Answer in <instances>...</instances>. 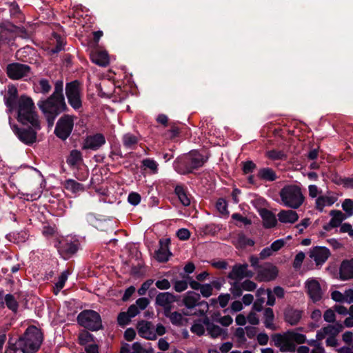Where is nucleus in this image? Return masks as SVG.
I'll use <instances>...</instances> for the list:
<instances>
[{"instance_id": "12", "label": "nucleus", "mask_w": 353, "mask_h": 353, "mask_svg": "<svg viewBox=\"0 0 353 353\" xmlns=\"http://www.w3.org/2000/svg\"><path fill=\"white\" fill-rule=\"evenodd\" d=\"M278 269L271 263H265L257 270V279L260 281H270L276 279Z\"/></svg>"}, {"instance_id": "13", "label": "nucleus", "mask_w": 353, "mask_h": 353, "mask_svg": "<svg viewBox=\"0 0 353 353\" xmlns=\"http://www.w3.org/2000/svg\"><path fill=\"white\" fill-rule=\"evenodd\" d=\"M330 256L329 249L324 246L314 247L309 252L310 258L314 261L316 265H321L325 263Z\"/></svg>"}, {"instance_id": "62", "label": "nucleus", "mask_w": 353, "mask_h": 353, "mask_svg": "<svg viewBox=\"0 0 353 353\" xmlns=\"http://www.w3.org/2000/svg\"><path fill=\"white\" fill-rule=\"evenodd\" d=\"M230 299V295L229 294H221L218 297V301L221 307H225Z\"/></svg>"}, {"instance_id": "39", "label": "nucleus", "mask_w": 353, "mask_h": 353, "mask_svg": "<svg viewBox=\"0 0 353 353\" xmlns=\"http://www.w3.org/2000/svg\"><path fill=\"white\" fill-rule=\"evenodd\" d=\"M328 336H336L343 329V325L336 323L324 327Z\"/></svg>"}, {"instance_id": "43", "label": "nucleus", "mask_w": 353, "mask_h": 353, "mask_svg": "<svg viewBox=\"0 0 353 353\" xmlns=\"http://www.w3.org/2000/svg\"><path fill=\"white\" fill-rule=\"evenodd\" d=\"M142 165L150 169L153 173H157L158 171V163L152 159H145L142 161Z\"/></svg>"}, {"instance_id": "7", "label": "nucleus", "mask_w": 353, "mask_h": 353, "mask_svg": "<svg viewBox=\"0 0 353 353\" xmlns=\"http://www.w3.org/2000/svg\"><path fill=\"white\" fill-rule=\"evenodd\" d=\"M65 94L69 104L74 110L82 106V89L78 81L68 83L65 85Z\"/></svg>"}, {"instance_id": "52", "label": "nucleus", "mask_w": 353, "mask_h": 353, "mask_svg": "<svg viewBox=\"0 0 353 353\" xmlns=\"http://www.w3.org/2000/svg\"><path fill=\"white\" fill-rule=\"evenodd\" d=\"M245 328H236L234 336L239 343H245L246 341Z\"/></svg>"}, {"instance_id": "26", "label": "nucleus", "mask_w": 353, "mask_h": 353, "mask_svg": "<svg viewBox=\"0 0 353 353\" xmlns=\"http://www.w3.org/2000/svg\"><path fill=\"white\" fill-rule=\"evenodd\" d=\"M337 201V197L332 194L320 196L316 199V208L323 212L325 207L332 205Z\"/></svg>"}, {"instance_id": "31", "label": "nucleus", "mask_w": 353, "mask_h": 353, "mask_svg": "<svg viewBox=\"0 0 353 353\" xmlns=\"http://www.w3.org/2000/svg\"><path fill=\"white\" fill-rule=\"evenodd\" d=\"M165 316L168 318L170 322L176 326H182L186 324L187 319L181 313L178 312H171L170 310L168 313L164 314Z\"/></svg>"}, {"instance_id": "22", "label": "nucleus", "mask_w": 353, "mask_h": 353, "mask_svg": "<svg viewBox=\"0 0 353 353\" xmlns=\"http://www.w3.org/2000/svg\"><path fill=\"white\" fill-rule=\"evenodd\" d=\"M17 89L14 85L8 86V94L4 97V101L6 107L8 108V113L12 112L17 102Z\"/></svg>"}, {"instance_id": "8", "label": "nucleus", "mask_w": 353, "mask_h": 353, "mask_svg": "<svg viewBox=\"0 0 353 353\" xmlns=\"http://www.w3.org/2000/svg\"><path fill=\"white\" fill-rule=\"evenodd\" d=\"M77 321L79 325L91 330H97L101 327L100 315L94 310L81 312L77 316Z\"/></svg>"}, {"instance_id": "60", "label": "nucleus", "mask_w": 353, "mask_h": 353, "mask_svg": "<svg viewBox=\"0 0 353 353\" xmlns=\"http://www.w3.org/2000/svg\"><path fill=\"white\" fill-rule=\"evenodd\" d=\"M285 243V241L283 239H278L275 241H274L271 245L270 248L272 250L273 252H276L279 250L281 248L284 246Z\"/></svg>"}, {"instance_id": "24", "label": "nucleus", "mask_w": 353, "mask_h": 353, "mask_svg": "<svg viewBox=\"0 0 353 353\" xmlns=\"http://www.w3.org/2000/svg\"><path fill=\"white\" fill-rule=\"evenodd\" d=\"M302 313L300 310L288 307L284 312L285 321L291 325H295L300 321Z\"/></svg>"}, {"instance_id": "42", "label": "nucleus", "mask_w": 353, "mask_h": 353, "mask_svg": "<svg viewBox=\"0 0 353 353\" xmlns=\"http://www.w3.org/2000/svg\"><path fill=\"white\" fill-rule=\"evenodd\" d=\"M37 90L40 92L47 94L51 90V85L48 80L43 79L39 80L37 85Z\"/></svg>"}, {"instance_id": "34", "label": "nucleus", "mask_w": 353, "mask_h": 353, "mask_svg": "<svg viewBox=\"0 0 353 353\" xmlns=\"http://www.w3.org/2000/svg\"><path fill=\"white\" fill-rule=\"evenodd\" d=\"M258 175L261 179L268 181H273L276 179V173L269 168L261 169L259 171Z\"/></svg>"}, {"instance_id": "36", "label": "nucleus", "mask_w": 353, "mask_h": 353, "mask_svg": "<svg viewBox=\"0 0 353 353\" xmlns=\"http://www.w3.org/2000/svg\"><path fill=\"white\" fill-rule=\"evenodd\" d=\"M137 143V137L132 134L127 133L123 137V145L128 149H133Z\"/></svg>"}, {"instance_id": "47", "label": "nucleus", "mask_w": 353, "mask_h": 353, "mask_svg": "<svg viewBox=\"0 0 353 353\" xmlns=\"http://www.w3.org/2000/svg\"><path fill=\"white\" fill-rule=\"evenodd\" d=\"M305 255L304 252H299L296 256L293 261V267L295 269H299L304 261Z\"/></svg>"}, {"instance_id": "51", "label": "nucleus", "mask_w": 353, "mask_h": 353, "mask_svg": "<svg viewBox=\"0 0 353 353\" xmlns=\"http://www.w3.org/2000/svg\"><path fill=\"white\" fill-rule=\"evenodd\" d=\"M153 283L154 280L152 279H148L145 281L144 283H143L141 288L138 290V294L141 296L145 295L147 290L150 288V287L152 285Z\"/></svg>"}, {"instance_id": "45", "label": "nucleus", "mask_w": 353, "mask_h": 353, "mask_svg": "<svg viewBox=\"0 0 353 353\" xmlns=\"http://www.w3.org/2000/svg\"><path fill=\"white\" fill-rule=\"evenodd\" d=\"M169 252L165 248H161L156 252V259L159 262H165L168 260Z\"/></svg>"}, {"instance_id": "63", "label": "nucleus", "mask_w": 353, "mask_h": 353, "mask_svg": "<svg viewBox=\"0 0 353 353\" xmlns=\"http://www.w3.org/2000/svg\"><path fill=\"white\" fill-rule=\"evenodd\" d=\"M256 165L251 161H246L243 163V170L245 174L252 172L255 169Z\"/></svg>"}, {"instance_id": "32", "label": "nucleus", "mask_w": 353, "mask_h": 353, "mask_svg": "<svg viewBox=\"0 0 353 353\" xmlns=\"http://www.w3.org/2000/svg\"><path fill=\"white\" fill-rule=\"evenodd\" d=\"M175 194L179 198L180 202L184 206H188L191 203L190 196L188 194L187 191L181 185H176L174 190Z\"/></svg>"}, {"instance_id": "41", "label": "nucleus", "mask_w": 353, "mask_h": 353, "mask_svg": "<svg viewBox=\"0 0 353 353\" xmlns=\"http://www.w3.org/2000/svg\"><path fill=\"white\" fill-rule=\"evenodd\" d=\"M5 302L7 307L13 312H16L18 308V303L13 296V295L10 294H8L5 296Z\"/></svg>"}, {"instance_id": "17", "label": "nucleus", "mask_w": 353, "mask_h": 353, "mask_svg": "<svg viewBox=\"0 0 353 353\" xmlns=\"http://www.w3.org/2000/svg\"><path fill=\"white\" fill-rule=\"evenodd\" d=\"M253 275V272L248 270V265L245 263L234 265L228 276L233 280L240 281L244 278H251Z\"/></svg>"}, {"instance_id": "23", "label": "nucleus", "mask_w": 353, "mask_h": 353, "mask_svg": "<svg viewBox=\"0 0 353 353\" xmlns=\"http://www.w3.org/2000/svg\"><path fill=\"white\" fill-rule=\"evenodd\" d=\"M330 214L332 219L327 224L323 226L324 230L327 231L339 226L346 219V216L340 210H331Z\"/></svg>"}, {"instance_id": "20", "label": "nucleus", "mask_w": 353, "mask_h": 353, "mask_svg": "<svg viewBox=\"0 0 353 353\" xmlns=\"http://www.w3.org/2000/svg\"><path fill=\"white\" fill-rule=\"evenodd\" d=\"M339 275L343 281L353 279V258L342 261L339 268Z\"/></svg>"}, {"instance_id": "38", "label": "nucleus", "mask_w": 353, "mask_h": 353, "mask_svg": "<svg viewBox=\"0 0 353 353\" xmlns=\"http://www.w3.org/2000/svg\"><path fill=\"white\" fill-rule=\"evenodd\" d=\"M70 274V272L68 270L63 271L61 275L59 276L57 281L55 283V289L56 294L58 293L65 285V281L68 280V276Z\"/></svg>"}, {"instance_id": "5", "label": "nucleus", "mask_w": 353, "mask_h": 353, "mask_svg": "<svg viewBox=\"0 0 353 353\" xmlns=\"http://www.w3.org/2000/svg\"><path fill=\"white\" fill-rule=\"evenodd\" d=\"M43 341L41 330L35 326H30L17 343V348L23 353H34L38 350Z\"/></svg>"}, {"instance_id": "58", "label": "nucleus", "mask_w": 353, "mask_h": 353, "mask_svg": "<svg viewBox=\"0 0 353 353\" xmlns=\"http://www.w3.org/2000/svg\"><path fill=\"white\" fill-rule=\"evenodd\" d=\"M334 310L328 309L323 314V319L326 322L332 323L335 321V312Z\"/></svg>"}, {"instance_id": "48", "label": "nucleus", "mask_w": 353, "mask_h": 353, "mask_svg": "<svg viewBox=\"0 0 353 353\" xmlns=\"http://www.w3.org/2000/svg\"><path fill=\"white\" fill-rule=\"evenodd\" d=\"M130 319L131 317L128 312H121L117 317V321L120 325H125L128 324Z\"/></svg>"}, {"instance_id": "64", "label": "nucleus", "mask_w": 353, "mask_h": 353, "mask_svg": "<svg viewBox=\"0 0 353 353\" xmlns=\"http://www.w3.org/2000/svg\"><path fill=\"white\" fill-rule=\"evenodd\" d=\"M248 322L252 325H258L259 319L254 312H251L247 316Z\"/></svg>"}, {"instance_id": "9", "label": "nucleus", "mask_w": 353, "mask_h": 353, "mask_svg": "<svg viewBox=\"0 0 353 353\" xmlns=\"http://www.w3.org/2000/svg\"><path fill=\"white\" fill-rule=\"evenodd\" d=\"M74 118V116L64 114L58 120L54 129L57 137L62 140L67 139L73 130Z\"/></svg>"}, {"instance_id": "30", "label": "nucleus", "mask_w": 353, "mask_h": 353, "mask_svg": "<svg viewBox=\"0 0 353 353\" xmlns=\"http://www.w3.org/2000/svg\"><path fill=\"white\" fill-rule=\"evenodd\" d=\"M204 324L206 327L208 334L210 335V336L212 338H216L221 336L222 334H225V332L223 329L218 325H214L212 323H210L208 318L204 319Z\"/></svg>"}, {"instance_id": "25", "label": "nucleus", "mask_w": 353, "mask_h": 353, "mask_svg": "<svg viewBox=\"0 0 353 353\" xmlns=\"http://www.w3.org/2000/svg\"><path fill=\"white\" fill-rule=\"evenodd\" d=\"M90 58L95 64L105 67L110 63V59L107 52L103 50H96L90 54Z\"/></svg>"}, {"instance_id": "6", "label": "nucleus", "mask_w": 353, "mask_h": 353, "mask_svg": "<svg viewBox=\"0 0 353 353\" xmlns=\"http://www.w3.org/2000/svg\"><path fill=\"white\" fill-rule=\"evenodd\" d=\"M279 196L281 205L293 210L298 209L305 200L301 188L293 184L285 185L280 190Z\"/></svg>"}, {"instance_id": "57", "label": "nucleus", "mask_w": 353, "mask_h": 353, "mask_svg": "<svg viewBox=\"0 0 353 353\" xmlns=\"http://www.w3.org/2000/svg\"><path fill=\"white\" fill-rule=\"evenodd\" d=\"M149 303L150 301L148 298L142 297L136 301L135 305L140 310H143L148 306Z\"/></svg>"}, {"instance_id": "33", "label": "nucleus", "mask_w": 353, "mask_h": 353, "mask_svg": "<svg viewBox=\"0 0 353 353\" xmlns=\"http://www.w3.org/2000/svg\"><path fill=\"white\" fill-rule=\"evenodd\" d=\"M274 315L271 308H266L264 311V325L268 329L274 330L276 327L274 324Z\"/></svg>"}, {"instance_id": "1", "label": "nucleus", "mask_w": 353, "mask_h": 353, "mask_svg": "<svg viewBox=\"0 0 353 353\" xmlns=\"http://www.w3.org/2000/svg\"><path fill=\"white\" fill-rule=\"evenodd\" d=\"M63 81H57L52 94L46 100L40 101L38 106L45 115L49 125L52 126L56 117L67 109L63 94Z\"/></svg>"}, {"instance_id": "54", "label": "nucleus", "mask_w": 353, "mask_h": 353, "mask_svg": "<svg viewBox=\"0 0 353 353\" xmlns=\"http://www.w3.org/2000/svg\"><path fill=\"white\" fill-rule=\"evenodd\" d=\"M155 285L161 290H168L171 287L170 281L166 279L157 281Z\"/></svg>"}, {"instance_id": "44", "label": "nucleus", "mask_w": 353, "mask_h": 353, "mask_svg": "<svg viewBox=\"0 0 353 353\" xmlns=\"http://www.w3.org/2000/svg\"><path fill=\"white\" fill-rule=\"evenodd\" d=\"M342 208L346 212L347 216H350L353 214V201L350 199H346L342 203Z\"/></svg>"}, {"instance_id": "15", "label": "nucleus", "mask_w": 353, "mask_h": 353, "mask_svg": "<svg viewBox=\"0 0 353 353\" xmlns=\"http://www.w3.org/2000/svg\"><path fill=\"white\" fill-rule=\"evenodd\" d=\"M105 143V138L103 134L97 133L87 136L83 143V149L97 150Z\"/></svg>"}, {"instance_id": "59", "label": "nucleus", "mask_w": 353, "mask_h": 353, "mask_svg": "<svg viewBox=\"0 0 353 353\" xmlns=\"http://www.w3.org/2000/svg\"><path fill=\"white\" fill-rule=\"evenodd\" d=\"M176 235L179 239L184 241L189 239L190 232L188 229L181 228L177 231Z\"/></svg>"}, {"instance_id": "40", "label": "nucleus", "mask_w": 353, "mask_h": 353, "mask_svg": "<svg viewBox=\"0 0 353 353\" xmlns=\"http://www.w3.org/2000/svg\"><path fill=\"white\" fill-rule=\"evenodd\" d=\"M205 324H204V320L203 321H197L194 322V323L192 325L190 330L192 332L197 334L198 336H201L205 332Z\"/></svg>"}, {"instance_id": "18", "label": "nucleus", "mask_w": 353, "mask_h": 353, "mask_svg": "<svg viewBox=\"0 0 353 353\" xmlns=\"http://www.w3.org/2000/svg\"><path fill=\"white\" fill-rule=\"evenodd\" d=\"M305 284L307 292L313 302H316L322 298L323 292L317 280L309 279L305 281Z\"/></svg>"}, {"instance_id": "14", "label": "nucleus", "mask_w": 353, "mask_h": 353, "mask_svg": "<svg viewBox=\"0 0 353 353\" xmlns=\"http://www.w3.org/2000/svg\"><path fill=\"white\" fill-rule=\"evenodd\" d=\"M176 301V296L168 292H160L155 298V304L163 307V314L171 310L173 303Z\"/></svg>"}, {"instance_id": "21", "label": "nucleus", "mask_w": 353, "mask_h": 353, "mask_svg": "<svg viewBox=\"0 0 353 353\" xmlns=\"http://www.w3.org/2000/svg\"><path fill=\"white\" fill-rule=\"evenodd\" d=\"M139 334L147 339L152 340L156 339L157 335L154 332V327L151 323L147 321H141L138 324Z\"/></svg>"}, {"instance_id": "49", "label": "nucleus", "mask_w": 353, "mask_h": 353, "mask_svg": "<svg viewBox=\"0 0 353 353\" xmlns=\"http://www.w3.org/2000/svg\"><path fill=\"white\" fill-rule=\"evenodd\" d=\"M212 286L210 284H204L201 285L200 292L203 297L208 298L212 294Z\"/></svg>"}, {"instance_id": "28", "label": "nucleus", "mask_w": 353, "mask_h": 353, "mask_svg": "<svg viewBox=\"0 0 353 353\" xmlns=\"http://www.w3.org/2000/svg\"><path fill=\"white\" fill-rule=\"evenodd\" d=\"M260 215L263 219V224L265 228L274 227L277 223V219L275 215L268 210L262 209L260 211Z\"/></svg>"}, {"instance_id": "27", "label": "nucleus", "mask_w": 353, "mask_h": 353, "mask_svg": "<svg viewBox=\"0 0 353 353\" xmlns=\"http://www.w3.org/2000/svg\"><path fill=\"white\" fill-rule=\"evenodd\" d=\"M59 251L65 252L67 254L75 253L78 249L76 241H72V238H67L59 242Z\"/></svg>"}, {"instance_id": "16", "label": "nucleus", "mask_w": 353, "mask_h": 353, "mask_svg": "<svg viewBox=\"0 0 353 353\" xmlns=\"http://www.w3.org/2000/svg\"><path fill=\"white\" fill-rule=\"evenodd\" d=\"M30 72V67L18 63L9 64L7 67V74L12 79H19L27 76Z\"/></svg>"}, {"instance_id": "29", "label": "nucleus", "mask_w": 353, "mask_h": 353, "mask_svg": "<svg viewBox=\"0 0 353 353\" xmlns=\"http://www.w3.org/2000/svg\"><path fill=\"white\" fill-rule=\"evenodd\" d=\"M63 186L65 190L77 195L83 192L85 190L84 185L74 179H67L65 181Z\"/></svg>"}, {"instance_id": "56", "label": "nucleus", "mask_w": 353, "mask_h": 353, "mask_svg": "<svg viewBox=\"0 0 353 353\" xmlns=\"http://www.w3.org/2000/svg\"><path fill=\"white\" fill-rule=\"evenodd\" d=\"M216 209L221 214H226L227 210V203L223 199H219L216 204Z\"/></svg>"}, {"instance_id": "53", "label": "nucleus", "mask_w": 353, "mask_h": 353, "mask_svg": "<svg viewBox=\"0 0 353 353\" xmlns=\"http://www.w3.org/2000/svg\"><path fill=\"white\" fill-rule=\"evenodd\" d=\"M232 219L238 221L240 223H242L244 225H250L251 221L247 217L243 216L241 214L239 213H234L232 215Z\"/></svg>"}, {"instance_id": "46", "label": "nucleus", "mask_w": 353, "mask_h": 353, "mask_svg": "<svg viewBox=\"0 0 353 353\" xmlns=\"http://www.w3.org/2000/svg\"><path fill=\"white\" fill-rule=\"evenodd\" d=\"M266 157L272 160H279L283 159L285 154L282 151L272 150L266 152Z\"/></svg>"}, {"instance_id": "35", "label": "nucleus", "mask_w": 353, "mask_h": 353, "mask_svg": "<svg viewBox=\"0 0 353 353\" xmlns=\"http://www.w3.org/2000/svg\"><path fill=\"white\" fill-rule=\"evenodd\" d=\"M267 295V290L260 288L256 292L257 300L254 302L253 308L258 312H260L262 308V305L265 302V296Z\"/></svg>"}, {"instance_id": "50", "label": "nucleus", "mask_w": 353, "mask_h": 353, "mask_svg": "<svg viewBox=\"0 0 353 353\" xmlns=\"http://www.w3.org/2000/svg\"><path fill=\"white\" fill-rule=\"evenodd\" d=\"M188 288V283L186 281H176L174 283V289L177 292L185 291Z\"/></svg>"}, {"instance_id": "10", "label": "nucleus", "mask_w": 353, "mask_h": 353, "mask_svg": "<svg viewBox=\"0 0 353 353\" xmlns=\"http://www.w3.org/2000/svg\"><path fill=\"white\" fill-rule=\"evenodd\" d=\"M201 296L199 294L188 291L183 296V302L188 309H192L196 306L201 307L200 314H204L208 310V304L206 301H199Z\"/></svg>"}, {"instance_id": "61", "label": "nucleus", "mask_w": 353, "mask_h": 353, "mask_svg": "<svg viewBox=\"0 0 353 353\" xmlns=\"http://www.w3.org/2000/svg\"><path fill=\"white\" fill-rule=\"evenodd\" d=\"M343 303H353V289L346 290L343 293Z\"/></svg>"}, {"instance_id": "2", "label": "nucleus", "mask_w": 353, "mask_h": 353, "mask_svg": "<svg viewBox=\"0 0 353 353\" xmlns=\"http://www.w3.org/2000/svg\"><path fill=\"white\" fill-rule=\"evenodd\" d=\"M17 110V119L23 124H30L35 129H39L38 117L34 111V104L31 98L22 95L15 103Z\"/></svg>"}, {"instance_id": "11", "label": "nucleus", "mask_w": 353, "mask_h": 353, "mask_svg": "<svg viewBox=\"0 0 353 353\" xmlns=\"http://www.w3.org/2000/svg\"><path fill=\"white\" fill-rule=\"evenodd\" d=\"M9 123L14 133L18 139L25 144H32L36 141L37 132L32 128H19L15 125H12L11 119L9 118Z\"/></svg>"}, {"instance_id": "3", "label": "nucleus", "mask_w": 353, "mask_h": 353, "mask_svg": "<svg viewBox=\"0 0 353 353\" xmlns=\"http://www.w3.org/2000/svg\"><path fill=\"white\" fill-rule=\"evenodd\" d=\"M208 159L207 156H204L196 150H192L176 160L174 168L178 173L185 174L202 167Z\"/></svg>"}, {"instance_id": "55", "label": "nucleus", "mask_w": 353, "mask_h": 353, "mask_svg": "<svg viewBox=\"0 0 353 353\" xmlns=\"http://www.w3.org/2000/svg\"><path fill=\"white\" fill-rule=\"evenodd\" d=\"M128 201L130 204L137 205L141 201V196L137 192H131L128 195Z\"/></svg>"}, {"instance_id": "37", "label": "nucleus", "mask_w": 353, "mask_h": 353, "mask_svg": "<svg viewBox=\"0 0 353 353\" xmlns=\"http://www.w3.org/2000/svg\"><path fill=\"white\" fill-rule=\"evenodd\" d=\"M82 161L81 152L77 150H72L67 159V163L70 166H75Z\"/></svg>"}, {"instance_id": "4", "label": "nucleus", "mask_w": 353, "mask_h": 353, "mask_svg": "<svg viewBox=\"0 0 353 353\" xmlns=\"http://www.w3.org/2000/svg\"><path fill=\"white\" fill-rule=\"evenodd\" d=\"M274 345L282 352H294L296 343L301 344L305 342L306 336L295 330L287 331L283 334H276L272 336Z\"/></svg>"}, {"instance_id": "19", "label": "nucleus", "mask_w": 353, "mask_h": 353, "mask_svg": "<svg viewBox=\"0 0 353 353\" xmlns=\"http://www.w3.org/2000/svg\"><path fill=\"white\" fill-rule=\"evenodd\" d=\"M278 220L283 224H293L299 219V215L296 211L290 210H282L277 214Z\"/></svg>"}]
</instances>
